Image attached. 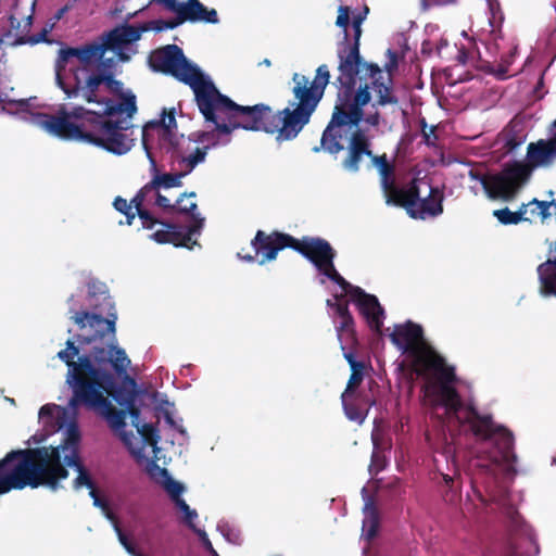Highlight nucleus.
Here are the masks:
<instances>
[{
    "label": "nucleus",
    "mask_w": 556,
    "mask_h": 556,
    "mask_svg": "<svg viewBox=\"0 0 556 556\" xmlns=\"http://www.w3.org/2000/svg\"><path fill=\"white\" fill-rule=\"evenodd\" d=\"M148 63L153 72L169 75L189 86L195 103L204 119L215 123L218 129L229 132L233 127L243 126L250 131L277 134L278 141L296 138L309 123L312 114L324 97L330 81L328 65L321 64L311 81L306 76L295 73L292 93L296 102L275 112L269 105H240L223 94L213 80L201 68L189 61L177 45H166L153 50Z\"/></svg>",
    "instance_id": "f257e3e1"
},
{
    "label": "nucleus",
    "mask_w": 556,
    "mask_h": 556,
    "mask_svg": "<svg viewBox=\"0 0 556 556\" xmlns=\"http://www.w3.org/2000/svg\"><path fill=\"white\" fill-rule=\"evenodd\" d=\"M144 26L122 25L77 47L58 51L55 84L66 99L100 108L104 118H131L137 113L136 94L115 78L119 62L129 61L128 47L141 38Z\"/></svg>",
    "instance_id": "f03ea898"
},
{
    "label": "nucleus",
    "mask_w": 556,
    "mask_h": 556,
    "mask_svg": "<svg viewBox=\"0 0 556 556\" xmlns=\"http://www.w3.org/2000/svg\"><path fill=\"white\" fill-rule=\"evenodd\" d=\"M389 337L395 346L412 358V370L426 380L424 389L432 406L455 414L462 405V396L454 387L457 381L455 368L425 341L422 327L407 320L403 325H395Z\"/></svg>",
    "instance_id": "7ed1b4c3"
},
{
    "label": "nucleus",
    "mask_w": 556,
    "mask_h": 556,
    "mask_svg": "<svg viewBox=\"0 0 556 556\" xmlns=\"http://www.w3.org/2000/svg\"><path fill=\"white\" fill-rule=\"evenodd\" d=\"M41 126L51 135L65 140H78L122 155L134 146V125L126 118L110 119L94 111L76 106L56 115L43 114Z\"/></svg>",
    "instance_id": "20e7f679"
},
{
    "label": "nucleus",
    "mask_w": 556,
    "mask_h": 556,
    "mask_svg": "<svg viewBox=\"0 0 556 556\" xmlns=\"http://www.w3.org/2000/svg\"><path fill=\"white\" fill-rule=\"evenodd\" d=\"M58 357L68 367L67 382L73 395L68 402L71 408L84 406L102 415L111 426L118 430L125 427L127 410L116 409L105 394H111L114 377L108 370L96 369L91 359L79 356V349L74 341L67 340L66 348L58 352Z\"/></svg>",
    "instance_id": "39448f33"
},
{
    "label": "nucleus",
    "mask_w": 556,
    "mask_h": 556,
    "mask_svg": "<svg viewBox=\"0 0 556 556\" xmlns=\"http://www.w3.org/2000/svg\"><path fill=\"white\" fill-rule=\"evenodd\" d=\"M70 472L60 464L56 448L35 447L9 452L0 459V495L27 486L60 488Z\"/></svg>",
    "instance_id": "423d86ee"
},
{
    "label": "nucleus",
    "mask_w": 556,
    "mask_h": 556,
    "mask_svg": "<svg viewBox=\"0 0 556 556\" xmlns=\"http://www.w3.org/2000/svg\"><path fill=\"white\" fill-rule=\"evenodd\" d=\"M395 66L396 64L394 61L386 66L387 72H384L378 64L367 62L351 72L350 81L341 79V74H339L333 85L338 92H342L345 89L350 90L352 97L361 90H365L369 101L371 100V89L376 97V100L372 103L374 108L399 105L400 100L394 91V83L392 78V68Z\"/></svg>",
    "instance_id": "0eeeda50"
},
{
    "label": "nucleus",
    "mask_w": 556,
    "mask_h": 556,
    "mask_svg": "<svg viewBox=\"0 0 556 556\" xmlns=\"http://www.w3.org/2000/svg\"><path fill=\"white\" fill-rule=\"evenodd\" d=\"M445 415L460 425H468L476 438L483 441L493 440L502 462L516 463L513 433L505 427L495 425L490 414L481 415L472 404L465 405L462 401V405L455 414L445 409Z\"/></svg>",
    "instance_id": "6e6552de"
},
{
    "label": "nucleus",
    "mask_w": 556,
    "mask_h": 556,
    "mask_svg": "<svg viewBox=\"0 0 556 556\" xmlns=\"http://www.w3.org/2000/svg\"><path fill=\"white\" fill-rule=\"evenodd\" d=\"M369 103V98L365 90L351 96L350 90L337 91V101L333 108L332 116L321 136V146L330 154H338L344 147L342 143V127H357L363 121L364 106Z\"/></svg>",
    "instance_id": "1a4fd4ad"
},
{
    "label": "nucleus",
    "mask_w": 556,
    "mask_h": 556,
    "mask_svg": "<svg viewBox=\"0 0 556 556\" xmlns=\"http://www.w3.org/2000/svg\"><path fill=\"white\" fill-rule=\"evenodd\" d=\"M529 180V172L522 161L507 162L500 172L490 174L486 197L491 200L513 201Z\"/></svg>",
    "instance_id": "9d476101"
},
{
    "label": "nucleus",
    "mask_w": 556,
    "mask_h": 556,
    "mask_svg": "<svg viewBox=\"0 0 556 556\" xmlns=\"http://www.w3.org/2000/svg\"><path fill=\"white\" fill-rule=\"evenodd\" d=\"M443 200L444 194L439 187H430L428 195L420 198L418 180L414 178L406 187L405 197L399 206L405 208L412 218L426 219L443 213Z\"/></svg>",
    "instance_id": "9b49d317"
},
{
    "label": "nucleus",
    "mask_w": 556,
    "mask_h": 556,
    "mask_svg": "<svg viewBox=\"0 0 556 556\" xmlns=\"http://www.w3.org/2000/svg\"><path fill=\"white\" fill-rule=\"evenodd\" d=\"M104 304L108 306L106 311L97 312H76L72 317L74 323L80 328L84 329L86 326H89L94 330L92 338H86L83 342L90 343L92 340L99 338L103 339L105 334H109L111 339L116 337V328L115 324L117 320V314L110 296L103 298Z\"/></svg>",
    "instance_id": "f8f14e48"
},
{
    "label": "nucleus",
    "mask_w": 556,
    "mask_h": 556,
    "mask_svg": "<svg viewBox=\"0 0 556 556\" xmlns=\"http://www.w3.org/2000/svg\"><path fill=\"white\" fill-rule=\"evenodd\" d=\"M205 160V151H194L193 153L189 154L188 156L181 157V163L185 164L186 169L179 173H165V174H156L152 178L151 181L146 184L131 199L132 203H136L137 205H140L142 202V199H144L151 191H154L156 189H169V188H176L181 187L182 181L181 179L187 176L189 173L193 170V168L201 162Z\"/></svg>",
    "instance_id": "ddd939ff"
},
{
    "label": "nucleus",
    "mask_w": 556,
    "mask_h": 556,
    "mask_svg": "<svg viewBox=\"0 0 556 556\" xmlns=\"http://www.w3.org/2000/svg\"><path fill=\"white\" fill-rule=\"evenodd\" d=\"M292 243H294L293 236L278 230H274L270 233L257 230L251 241L255 256L260 257L258 263L261 265L275 261L279 251L287 248L292 249Z\"/></svg>",
    "instance_id": "4468645a"
},
{
    "label": "nucleus",
    "mask_w": 556,
    "mask_h": 556,
    "mask_svg": "<svg viewBox=\"0 0 556 556\" xmlns=\"http://www.w3.org/2000/svg\"><path fill=\"white\" fill-rule=\"evenodd\" d=\"M354 36L353 41L349 40L348 30H345L343 40L338 45L337 54L339 59L338 71L341 74V79L350 81L351 72L356 70L357 66L367 63L363 60L359 51V39L362 36V27H353Z\"/></svg>",
    "instance_id": "2eb2a0df"
},
{
    "label": "nucleus",
    "mask_w": 556,
    "mask_h": 556,
    "mask_svg": "<svg viewBox=\"0 0 556 556\" xmlns=\"http://www.w3.org/2000/svg\"><path fill=\"white\" fill-rule=\"evenodd\" d=\"M164 228L153 232L150 238L157 243H172L175 247H185L191 249L197 242L192 240V236L201 230L204 218H197V224L188 226L186 229L176 224L159 220Z\"/></svg>",
    "instance_id": "dca6fc26"
},
{
    "label": "nucleus",
    "mask_w": 556,
    "mask_h": 556,
    "mask_svg": "<svg viewBox=\"0 0 556 556\" xmlns=\"http://www.w3.org/2000/svg\"><path fill=\"white\" fill-rule=\"evenodd\" d=\"M292 250L300 253L319 269L329 260L336 258V251L331 244L320 237L305 236L302 239L294 238Z\"/></svg>",
    "instance_id": "f3484780"
},
{
    "label": "nucleus",
    "mask_w": 556,
    "mask_h": 556,
    "mask_svg": "<svg viewBox=\"0 0 556 556\" xmlns=\"http://www.w3.org/2000/svg\"><path fill=\"white\" fill-rule=\"evenodd\" d=\"M358 306L361 314L366 318L369 327L377 333H381L384 311L374 294L366 293L361 287H355L349 294Z\"/></svg>",
    "instance_id": "a211bd4d"
},
{
    "label": "nucleus",
    "mask_w": 556,
    "mask_h": 556,
    "mask_svg": "<svg viewBox=\"0 0 556 556\" xmlns=\"http://www.w3.org/2000/svg\"><path fill=\"white\" fill-rule=\"evenodd\" d=\"M556 160V135L551 139H540L530 142L527 147L526 162L523 166L529 172L531 178L533 169L538 167H548Z\"/></svg>",
    "instance_id": "6ab92c4d"
},
{
    "label": "nucleus",
    "mask_w": 556,
    "mask_h": 556,
    "mask_svg": "<svg viewBox=\"0 0 556 556\" xmlns=\"http://www.w3.org/2000/svg\"><path fill=\"white\" fill-rule=\"evenodd\" d=\"M371 141L370 138L366 135V132L356 128L350 137L348 144V153L344 160L342 161V166L344 169L351 173H357L361 168V162L364 156L371 157Z\"/></svg>",
    "instance_id": "aec40b11"
},
{
    "label": "nucleus",
    "mask_w": 556,
    "mask_h": 556,
    "mask_svg": "<svg viewBox=\"0 0 556 556\" xmlns=\"http://www.w3.org/2000/svg\"><path fill=\"white\" fill-rule=\"evenodd\" d=\"M341 401L345 416L359 425L364 422L369 408L375 404V400L365 391L354 392L346 397L345 394H341Z\"/></svg>",
    "instance_id": "412c9836"
},
{
    "label": "nucleus",
    "mask_w": 556,
    "mask_h": 556,
    "mask_svg": "<svg viewBox=\"0 0 556 556\" xmlns=\"http://www.w3.org/2000/svg\"><path fill=\"white\" fill-rule=\"evenodd\" d=\"M161 128L165 135L169 137V143L173 148L177 144L176 137L172 134L174 128H177L176 117H175V109H170L169 111L163 110L162 118L159 121H150L148 122L142 129V141L146 144V135L149 129Z\"/></svg>",
    "instance_id": "4be33fe9"
},
{
    "label": "nucleus",
    "mask_w": 556,
    "mask_h": 556,
    "mask_svg": "<svg viewBox=\"0 0 556 556\" xmlns=\"http://www.w3.org/2000/svg\"><path fill=\"white\" fill-rule=\"evenodd\" d=\"M541 291L544 295L556 296V257H548L538 267Z\"/></svg>",
    "instance_id": "5701e85b"
},
{
    "label": "nucleus",
    "mask_w": 556,
    "mask_h": 556,
    "mask_svg": "<svg viewBox=\"0 0 556 556\" xmlns=\"http://www.w3.org/2000/svg\"><path fill=\"white\" fill-rule=\"evenodd\" d=\"M65 467H73L78 472V476L73 481V488L80 490L81 488H90L94 482L80 460V456L74 454H64L63 463Z\"/></svg>",
    "instance_id": "b1692460"
},
{
    "label": "nucleus",
    "mask_w": 556,
    "mask_h": 556,
    "mask_svg": "<svg viewBox=\"0 0 556 556\" xmlns=\"http://www.w3.org/2000/svg\"><path fill=\"white\" fill-rule=\"evenodd\" d=\"M380 185L386 197V203L399 206V202H402L405 197L406 188L396 186L394 173L381 174Z\"/></svg>",
    "instance_id": "393cba45"
},
{
    "label": "nucleus",
    "mask_w": 556,
    "mask_h": 556,
    "mask_svg": "<svg viewBox=\"0 0 556 556\" xmlns=\"http://www.w3.org/2000/svg\"><path fill=\"white\" fill-rule=\"evenodd\" d=\"M114 387L111 389V394L114 400L127 410L131 417L132 424L140 418V408L136 405V392L119 389L113 392Z\"/></svg>",
    "instance_id": "a878e982"
},
{
    "label": "nucleus",
    "mask_w": 556,
    "mask_h": 556,
    "mask_svg": "<svg viewBox=\"0 0 556 556\" xmlns=\"http://www.w3.org/2000/svg\"><path fill=\"white\" fill-rule=\"evenodd\" d=\"M213 124L215 125V129L214 130H211V131H200V132L192 134V136L194 137L193 141L203 144L202 148H197L194 151L203 150V151H205V154H206L207 151L211 148L216 147L218 144V142H219V135L229 136V135H231V132L235 129H239V128H242V129L247 130L243 126H238V127H233L229 132H224V131L218 129V126L215 123H213Z\"/></svg>",
    "instance_id": "bb28decb"
},
{
    "label": "nucleus",
    "mask_w": 556,
    "mask_h": 556,
    "mask_svg": "<svg viewBox=\"0 0 556 556\" xmlns=\"http://www.w3.org/2000/svg\"><path fill=\"white\" fill-rule=\"evenodd\" d=\"M108 348H111V351H113L110 364L112 365L114 371L117 375L126 372V369L130 364V359L126 355L125 350L117 346L116 337L114 339L109 340Z\"/></svg>",
    "instance_id": "cd10ccee"
},
{
    "label": "nucleus",
    "mask_w": 556,
    "mask_h": 556,
    "mask_svg": "<svg viewBox=\"0 0 556 556\" xmlns=\"http://www.w3.org/2000/svg\"><path fill=\"white\" fill-rule=\"evenodd\" d=\"M80 440V434L76 426H71L67 430V437L64 440L62 444L59 446H52L50 445V448H56L60 455V464L65 468V466L62 464V454L61 452L65 454H76L79 455L78 452V444Z\"/></svg>",
    "instance_id": "c85d7f7f"
},
{
    "label": "nucleus",
    "mask_w": 556,
    "mask_h": 556,
    "mask_svg": "<svg viewBox=\"0 0 556 556\" xmlns=\"http://www.w3.org/2000/svg\"><path fill=\"white\" fill-rule=\"evenodd\" d=\"M334 258L329 260L324 266H321L318 270L320 274L329 278L331 281L337 283L346 294L352 292L356 286L351 285L346 281L336 269L333 264Z\"/></svg>",
    "instance_id": "c756f323"
},
{
    "label": "nucleus",
    "mask_w": 556,
    "mask_h": 556,
    "mask_svg": "<svg viewBox=\"0 0 556 556\" xmlns=\"http://www.w3.org/2000/svg\"><path fill=\"white\" fill-rule=\"evenodd\" d=\"M154 201L155 195L153 193H149L144 199H142L140 205L132 203L137 215L141 219L143 228L152 229L156 223H159V219L155 218L147 208H144V204H154Z\"/></svg>",
    "instance_id": "7c9ffc66"
},
{
    "label": "nucleus",
    "mask_w": 556,
    "mask_h": 556,
    "mask_svg": "<svg viewBox=\"0 0 556 556\" xmlns=\"http://www.w3.org/2000/svg\"><path fill=\"white\" fill-rule=\"evenodd\" d=\"M197 193L194 191L192 192H185L182 193L176 201L175 205L176 208L174 212L180 213V214H187L190 215L193 219V224H197V218H202L199 213H195L198 205L193 201H186V199L195 198Z\"/></svg>",
    "instance_id": "2f4dec72"
},
{
    "label": "nucleus",
    "mask_w": 556,
    "mask_h": 556,
    "mask_svg": "<svg viewBox=\"0 0 556 556\" xmlns=\"http://www.w3.org/2000/svg\"><path fill=\"white\" fill-rule=\"evenodd\" d=\"M113 351L111 348L94 346L90 355H86L91 359V364L96 369L106 370L104 367L110 364Z\"/></svg>",
    "instance_id": "473e14b6"
},
{
    "label": "nucleus",
    "mask_w": 556,
    "mask_h": 556,
    "mask_svg": "<svg viewBox=\"0 0 556 556\" xmlns=\"http://www.w3.org/2000/svg\"><path fill=\"white\" fill-rule=\"evenodd\" d=\"M372 442H374V452L371 454V459L369 464V473L370 475H378L380 471H382L387 467V457L383 454L382 451L379 450L378 440L372 434Z\"/></svg>",
    "instance_id": "72a5a7b5"
},
{
    "label": "nucleus",
    "mask_w": 556,
    "mask_h": 556,
    "mask_svg": "<svg viewBox=\"0 0 556 556\" xmlns=\"http://www.w3.org/2000/svg\"><path fill=\"white\" fill-rule=\"evenodd\" d=\"M137 429L143 441L151 445L155 446L159 443L160 435L157 429L152 424H143L139 426V419L132 424Z\"/></svg>",
    "instance_id": "f704fd0d"
},
{
    "label": "nucleus",
    "mask_w": 556,
    "mask_h": 556,
    "mask_svg": "<svg viewBox=\"0 0 556 556\" xmlns=\"http://www.w3.org/2000/svg\"><path fill=\"white\" fill-rule=\"evenodd\" d=\"M114 208L118 211L119 213H123L126 216V225H131L137 212L132 211L134 204L132 202H128L126 199L122 197H116L113 202Z\"/></svg>",
    "instance_id": "c9c22d12"
},
{
    "label": "nucleus",
    "mask_w": 556,
    "mask_h": 556,
    "mask_svg": "<svg viewBox=\"0 0 556 556\" xmlns=\"http://www.w3.org/2000/svg\"><path fill=\"white\" fill-rule=\"evenodd\" d=\"M161 472L162 475L167 477L164 482V489L170 496L172 501L181 497V493L184 492V485L178 481L174 480L172 477H169L165 468L161 469Z\"/></svg>",
    "instance_id": "e433bc0d"
},
{
    "label": "nucleus",
    "mask_w": 556,
    "mask_h": 556,
    "mask_svg": "<svg viewBox=\"0 0 556 556\" xmlns=\"http://www.w3.org/2000/svg\"><path fill=\"white\" fill-rule=\"evenodd\" d=\"M493 216L502 225H517L520 223L519 214H515V212L510 211L509 207L493 211Z\"/></svg>",
    "instance_id": "4c0bfd02"
},
{
    "label": "nucleus",
    "mask_w": 556,
    "mask_h": 556,
    "mask_svg": "<svg viewBox=\"0 0 556 556\" xmlns=\"http://www.w3.org/2000/svg\"><path fill=\"white\" fill-rule=\"evenodd\" d=\"M173 12L176 13V17L173 20H169V21H157V24H162V25L157 26L156 29H159V30H162L163 28L174 29L185 22L197 23V21H194L192 17H189V15H187L186 13H184L180 10L173 11Z\"/></svg>",
    "instance_id": "58836bf2"
},
{
    "label": "nucleus",
    "mask_w": 556,
    "mask_h": 556,
    "mask_svg": "<svg viewBox=\"0 0 556 556\" xmlns=\"http://www.w3.org/2000/svg\"><path fill=\"white\" fill-rule=\"evenodd\" d=\"M352 374L350 376V379L348 381L346 388L342 394H345V397L351 395L354 392H358L357 388L362 383L364 378V368H354L351 369Z\"/></svg>",
    "instance_id": "ea45409f"
},
{
    "label": "nucleus",
    "mask_w": 556,
    "mask_h": 556,
    "mask_svg": "<svg viewBox=\"0 0 556 556\" xmlns=\"http://www.w3.org/2000/svg\"><path fill=\"white\" fill-rule=\"evenodd\" d=\"M530 204H533V206H536V208H539L538 216L541 217L542 220H545L552 216L549 212V208L552 206L556 208V200L540 201L534 198L530 201Z\"/></svg>",
    "instance_id": "a19ab883"
},
{
    "label": "nucleus",
    "mask_w": 556,
    "mask_h": 556,
    "mask_svg": "<svg viewBox=\"0 0 556 556\" xmlns=\"http://www.w3.org/2000/svg\"><path fill=\"white\" fill-rule=\"evenodd\" d=\"M370 160L372 165L377 167L379 175L386 173H394V165L389 162L387 154L375 155L372 153Z\"/></svg>",
    "instance_id": "79ce46f5"
},
{
    "label": "nucleus",
    "mask_w": 556,
    "mask_h": 556,
    "mask_svg": "<svg viewBox=\"0 0 556 556\" xmlns=\"http://www.w3.org/2000/svg\"><path fill=\"white\" fill-rule=\"evenodd\" d=\"M52 27H53V25L47 26V27L42 28V30L40 33L35 34V35L28 34V37L26 39L20 40L18 42L25 43V45H30V46H35L40 42L49 43L51 41L48 39V34L51 31Z\"/></svg>",
    "instance_id": "37998d69"
},
{
    "label": "nucleus",
    "mask_w": 556,
    "mask_h": 556,
    "mask_svg": "<svg viewBox=\"0 0 556 556\" xmlns=\"http://www.w3.org/2000/svg\"><path fill=\"white\" fill-rule=\"evenodd\" d=\"M379 526V519L378 515L375 508H371L369 511L368 518L364 521V528L368 527L367 529V538L372 539L377 534Z\"/></svg>",
    "instance_id": "c03bdc74"
},
{
    "label": "nucleus",
    "mask_w": 556,
    "mask_h": 556,
    "mask_svg": "<svg viewBox=\"0 0 556 556\" xmlns=\"http://www.w3.org/2000/svg\"><path fill=\"white\" fill-rule=\"evenodd\" d=\"M420 125H421V134H422L424 140H425V143L427 146H434V141L438 139V136L435 135L437 127L430 126L428 128L425 118H422L420 121Z\"/></svg>",
    "instance_id": "a18cd8bd"
},
{
    "label": "nucleus",
    "mask_w": 556,
    "mask_h": 556,
    "mask_svg": "<svg viewBox=\"0 0 556 556\" xmlns=\"http://www.w3.org/2000/svg\"><path fill=\"white\" fill-rule=\"evenodd\" d=\"M150 193H153L155 195L154 205H156L165 211L174 212V210L176 208V205L172 204L168 198L161 194L159 189L151 191Z\"/></svg>",
    "instance_id": "49530a36"
},
{
    "label": "nucleus",
    "mask_w": 556,
    "mask_h": 556,
    "mask_svg": "<svg viewBox=\"0 0 556 556\" xmlns=\"http://www.w3.org/2000/svg\"><path fill=\"white\" fill-rule=\"evenodd\" d=\"M350 23V9L348 7H340L337 16L336 25L343 28V33L348 30Z\"/></svg>",
    "instance_id": "de8ad7c7"
},
{
    "label": "nucleus",
    "mask_w": 556,
    "mask_h": 556,
    "mask_svg": "<svg viewBox=\"0 0 556 556\" xmlns=\"http://www.w3.org/2000/svg\"><path fill=\"white\" fill-rule=\"evenodd\" d=\"M354 319L352 315L341 318L340 325L337 327L339 336L341 333L353 334Z\"/></svg>",
    "instance_id": "09e8293b"
},
{
    "label": "nucleus",
    "mask_w": 556,
    "mask_h": 556,
    "mask_svg": "<svg viewBox=\"0 0 556 556\" xmlns=\"http://www.w3.org/2000/svg\"><path fill=\"white\" fill-rule=\"evenodd\" d=\"M501 556H519L518 544L513 536L508 538Z\"/></svg>",
    "instance_id": "8fccbe9b"
},
{
    "label": "nucleus",
    "mask_w": 556,
    "mask_h": 556,
    "mask_svg": "<svg viewBox=\"0 0 556 556\" xmlns=\"http://www.w3.org/2000/svg\"><path fill=\"white\" fill-rule=\"evenodd\" d=\"M327 304L334 308V311H336L337 315L340 317V319L351 315V313L349 311V305L346 302H344V303L338 302V303L333 304V303H331L330 300H328Z\"/></svg>",
    "instance_id": "3c124183"
},
{
    "label": "nucleus",
    "mask_w": 556,
    "mask_h": 556,
    "mask_svg": "<svg viewBox=\"0 0 556 556\" xmlns=\"http://www.w3.org/2000/svg\"><path fill=\"white\" fill-rule=\"evenodd\" d=\"M490 174L491 173L481 174L479 172L470 170L469 176L471 179L478 180L481 184L484 192L486 193V188H489L486 185L490 184Z\"/></svg>",
    "instance_id": "603ef678"
},
{
    "label": "nucleus",
    "mask_w": 556,
    "mask_h": 556,
    "mask_svg": "<svg viewBox=\"0 0 556 556\" xmlns=\"http://www.w3.org/2000/svg\"><path fill=\"white\" fill-rule=\"evenodd\" d=\"M198 513L194 509H189L187 513H185L184 521L187 523V526L192 529L198 535L200 529H198L194 525V519H197Z\"/></svg>",
    "instance_id": "864d4df0"
},
{
    "label": "nucleus",
    "mask_w": 556,
    "mask_h": 556,
    "mask_svg": "<svg viewBox=\"0 0 556 556\" xmlns=\"http://www.w3.org/2000/svg\"><path fill=\"white\" fill-rule=\"evenodd\" d=\"M116 530L118 533V539H119L121 544L125 547V549L129 554L135 555L136 548H135L134 544L128 540V538L122 532V530L119 528L116 527Z\"/></svg>",
    "instance_id": "5fc2aeb1"
},
{
    "label": "nucleus",
    "mask_w": 556,
    "mask_h": 556,
    "mask_svg": "<svg viewBox=\"0 0 556 556\" xmlns=\"http://www.w3.org/2000/svg\"><path fill=\"white\" fill-rule=\"evenodd\" d=\"M199 536L203 542L204 547L212 556H219V554L214 549L211 541L207 538V534L205 531H199Z\"/></svg>",
    "instance_id": "6e6d98bb"
},
{
    "label": "nucleus",
    "mask_w": 556,
    "mask_h": 556,
    "mask_svg": "<svg viewBox=\"0 0 556 556\" xmlns=\"http://www.w3.org/2000/svg\"><path fill=\"white\" fill-rule=\"evenodd\" d=\"M363 119L366 124L378 127L381 123V115L378 111H375L374 113H369L366 117L363 116Z\"/></svg>",
    "instance_id": "4d7b16f0"
},
{
    "label": "nucleus",
    "mask_w": 556,
    "mask_h": 556,
    "mask_svg": "<svg viewBox=\"0 0 556 556\" xmlns=\"http://www.w3.org/2000/svg\"><path fill=\"white\" fill-rule=\"evenodd\" d=\"M58 408L55 404H46L39 409V418H52L54 409Z\"/></svg>",
    "instance_id": "13d9d810"
},
{
    "label": "nucleus",
    "mask_w": 556,
    "mask_h": 556,
    "mask_svg": "<svg viewBox=\"0 0 556 556\" xmlns=\"http://www.w3.org/2000/svg\"><path fill=\"white\" fill-rule=\"evenodd\" d=\"M533 206V204H530V201L528 203H522L518 210L515 212V214H519L520 222H531L529 217L526 215L529 213V207Z\"/></svg>",
    "instance_id": "bf43d9fd"
},
{
    "label": "nucleus",
    "mask_w": 556,
    "mask_h": 556,
    "mask_svg": "<svg viewBox=\"0 0 556 556\" xmlns=\"http://www.w3.org/2000/svg\"><path fill=\"white\" fill-rule=\"evenodd\" d=\"M345 358H346L351 369H354V368H365L364 363L356 361L354 358L353 354H351V353L345 354Z\"/></svg>",
    "instance_id": "052dcab7"
},
{
    "label": "nucleus",
    "mask_w": 556,
    "mask_h": 556,
    "mask_svg": "<svg viewBox=\"0 0 556 556\" xmlns=\"http://www.w3.org/2000/svg\"><path fill=\"white\" fill-rule=\"evenodd\" d=\"M175 505L185 514L190 509V506L181 497L173 501Z\"/></svg>",
    "instance_id": "680f3d73"
},
{
    "label": "nucleus",
    "mask_w": 556,
    "mask_h": 556,
    "mask_svg": "<svg viewBox=\"0 0 556 556\" xmlns=\"http://www.w3.org/2000/svg\"><path fill=\"white\" fill-rule=\"evenodd\" d=\"M496 78L506 79L507 78V67L500 65L498 68L494 72Z\"/></svg>",
    "instance_id": "e2e57ef3"
},
{
    "label": "nucleus",
    "mask_w": 556,
    "mask_h": 556,
    "mask_svg": "<svg viewBox=\"0 0 556 556\" xmlns=\"http://www.w3.org/2000/svg\"><path fill=\"white\" fill-rule=\"evenodd\" d=\"M93 505L102 508L103 510H109L108 501L100 496L93 501Z\"/></svg>",
    "instance_id": "0e129e2a"
},
{
    "label": "nucleus",
    "mask_w": 556,
    "mask_h": 556,
    "mask_svg": "<svg viewBox=\"0 0 556 556\" xmlns=\"http://www.w3.org/2000/svg\"><path fill=\"white\" fill-rule=\"evenodd\" d=\"M505 146H506V148H508V150L513 151L519 146V142L516 140V138H509L506 141Z\"/></svg>",
    "instance_id": "69168bd1"
},
{
    "label": "nucleus",
    "mask_w": 556,
    "mask_h": 556,
    "mask_svg": "<svg viewBox=\"0 0 556 556\" xmlns=\"http://www.w3.org/2000/svg\"><path fill=\"white\" fill-rule=\"evenodd\" d=\"M68 5H64L61 9H59L54 15L55 21H60L63 17V15L68 11Z\"/></svg>",
    "instance_id": "338daca9"
},
{
    "label": "nucleus",
    "mask_w": 556,
    "mask_h": 556,
    "mask_svg": "<svg viewBox=\"0 0 556 556\" xmlns=\"http://www.w3.org/2000/svg\"><path fill=\"white\" fill-rule=\"evenodd\" d=\"M548 257H556V242L552 241L548 243Z\"/></svg>",
    "instance_id": "774afa93"
}]
</instances>
